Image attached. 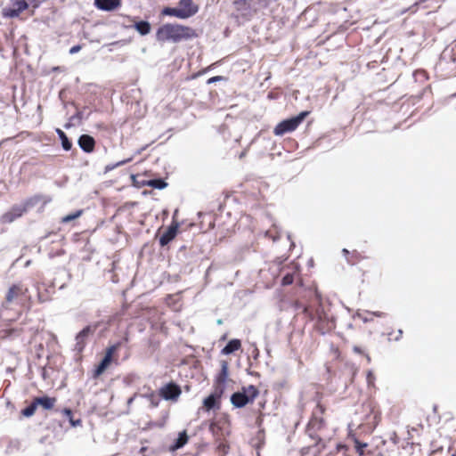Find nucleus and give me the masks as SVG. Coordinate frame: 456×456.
Returning a JSON list of instances; mask_svg holds the SVG:
<instances>
[{"label":"nucleus","mask_w":456,"mask_h":456,"mask_svg":"<svg viewBox=\"0 0 456 456\" xmlns=\"http://www.w3.org/2000/svg\"><path fill=\"white\" fill-rule=\"evenodd\" d=\"M197 37L193 28L177 23H166L160 26L156 32L159 42L179 43Z\"/></svg>","instance_id":"f257e3e1"},{"label":"nucleus","mask_w":456,"mask_h":456,"mask_svg":"<svg viewBox=\"0 0 456 456\" xmlns=\"http://www.w3.org/2000/svg\"><path fill=\"white\" fill-rule=\"evenodd\" d=\"M304 314L311 320L314 321V329L322 335H324L335 329V322L333 318L319 305L315 309L312 306H305L303 310Z\"/></svg>","instance_id":"f03ea898"},{"label":"nucleus","mask_w":456,"mask_h":456,"mask_svg":"<svg viewBox=\"0 0 456 456\" xmlns=\"http://www.w3.org/2000/svg\"><path fill=\"white\" fill-rule=\"evenodd\" d=\"M209 431L215 440L227 438L231 435V421L229 416L222 414L216 417L209 425Z\"/></svg>","instance_id":"7ed1b4c3"},{"label":"nucleus","mask_w":456,"mask_h":456,"mask_svg":"<svg viewBox=\"0 0 456 456\" xmlns=\"http://www.w3.org/2000/svg\"><path fill=\"white\" fill-rule=\"evenodd\" d=\"M309 114L310 111L305 110L300 112L296 117L281 121L273 128V134L276 136H282L287 133H291L295 131Z\"/></svg>","instance_id":"20e7f679"},{"label":"nucleus","mask_w":456,"mask_h":456,"mask_svg":"<svg viewBox=\"0 0 456 456\" xmlns=\"http://www.w3.org/2000/svg\"><path fill=\"white\" fill-rule=\"evenodd\" d=\"M259 390L254 385L242 387V392H236L231 396V403L237 408H242L248 403H253L258 396Z\"/></svg>","instance_id":"39448f33"},{"label":"nucleus","mask_w":456,"mask_h":456,"mask_svg":"<svg viewBox=\"0 0 456 456\" xmlns=\"http://www.w3.org/2000/svg\"><path fill=\"white\" fill-rule=\"evenodd\" d=\"M158 395L166 401L177 402L182 395V388L175 382L170 381L159 387Z\"/></svg>","instance_id":"423d86ee"},{"label":"nucleus","mask_w":456,"mask_h":456,"mask_svg":"<svg viewBox=\"0 0 456 456\" xmlns=\"http://www.w3.org/2000/svg\"><path fill=\"white\" fill-rule=\"evenodd\" d=\"M50 337L51 335L45 331H37L33 335L30 344H34L36 354L38 359L42 357H48L45 351V346H47Z\"/></svg>","instance_id":"0eeeda50"},{"label":"nucleus","mask_w":456,"mask_h":456,"mask_svg":"<svg viewBox=\"0 0 456 456\" xmlns=\"http://www.w3.org/2000/svg\"><path fill=\"white\" fill-rule=\"evenodd\" d=\"M325 411L326 407L320 401H318L315 408L313 411L312 418L309 421V426L317 430L322 428L325 425V420L323 418Z\"/></svg>","instance_id":"6e6552de"},{"label":"nucleus","mask_w":456,"mask_h":456,"mask_svg":"<svg viewBox=\"0 0 456 456\" xmlns=\"http://www.w3.org/2000/svg\"><path fill=\"white\" fill-rule=\"evenodd\" d=\"M56 402L57 399L55 397H49L46 395L35 397L30 403V416L35 413L38 406L42 407L44 410H52L54 407Z\"/></svg>","instance_id":"1a4fd4ad"},{"label":"nucleus","mask_w":456,"mask_h":456,"mask_svg":"<svg viewBox=\"0 0 456 456\" xmlns=\"http://www.w3.org/2000/svg\"><path fill=\"white\" fill-rule=\"evenodd\" d=\"M229 376V365L226 361L221 362V370L214 380V388L224 393Z\"/></svg>","instance_id":"9d476101"},{"label":"nucleus","mask_w":456,"mask_h":456,"mask_svg":"<svg viewBox=\"0 0 456 456\" xmlns=\"http://www.w3.org/2000/svg\"><path fill=\"white\" fill-rule=\"evenodd\" d=\"M27 8L25 0H11V5L3 9V15L5 17H16L19 13Z\"/></svg>","instance_id":"9b49d317"},{"label":"nucleus","mask_w":456,"mask_h":456,"mask_svg":"<svg viewBox=\"0 0 456 456\" xmlns=\"http://www.w3.org/2000/svg\"><path fill=\"white\" fill-rule=\"evenodd\" d=\"M96 330V327H93L88 325L85 327L77 336H76V349L78 352H82L86 347L87 339L89 336L93 335Z\"/></svg>","instance_id":"f8f14e48"},{"label":"nucleus","mask_w":456,"mask_h":456,"mask_svg":"<svg viewBox=\"0 0 456 456\" xmlns=\"http://www.w3.org/2000/svg\"><path fill=\"white\" fill-rule=\"evenodd\" d=\"M179 224L176 221H173L169 227L160 235L159 244L164 247L173 240L178 232Z\"/></svg>","instance_id":"ddd939ff"},{"label":"nucleus","mask_w":456,"mask_h":456,"mask_svg":"<svg viewBox=\"0 0 456 456\" xmlns=\"http://www.w3.org/2000/svg\"><path fill=\"white\" fill-rule=\"evenodd\" d=\"M223 394H224V392H222L221 389L217 390V389L214 388L213 393L204 399L203 408L208 411L214 408H219V405H220L219 401H220Z\"/></svg>","instance_id":"4468645a"},{"label":"nucleus","mask_w":456,"mask_h":456,"mask_svg":"<svg viewBox=\"0 0 456 456\" xmlns=\"http://www.w3.org/2000/svg\"><path fill=\"white\" fill-rule=\"evenodd\" d=\"M94 5L99 10L111 12L121 6V0H94Z\"/></svg>","instance_id":"2eb2a0df"},{"label":"nucleus","mask_w":456,"mask_h":456,"mask_svg":"<svg viewBox=\"0 0 456 456\" xmlns=\"http://www.w3.org/2000/svg\"><path fill=\"white\" fill-rule=\"evenodd\" d=\"M79 147L87 153L93 152L95 148V140L88 134H82L78 139Z\"/></svg>","instance_id":"dca6fc26"},{"label":"nucleus","mask_w":456,"mask_h":456,"mask_svg":"<svg viewBox=\"0 0 456 456\" xmlns=\"http://www.w3.org/2000/svg\"><path fill=\"white\" fill-rule=\"evenodd\" d=\"M112 361L107 359L103 356L101 362L95 365L94 369L92 371V378L94 379H99L110 366Z\"/></svg>","instance_id":"f3484780"},{"label":"nucleus","mask_w":456,"mask_h":456,"mask_svg":"<svg viewBox=\"0 0 456 456\" xmlns=\"http://www.w3.org/2000/svg\"><path fill=\"white\" fill-rule=\"evenodd\" d=\"M163 15L175 16L180 19H187L191 16V12L181 11L180 8L165 7L162 10Z\"/></svg>","instance_id":"a211bd4d"},{"label":"nucleus","mask_w":456,"mask_h":456,"mask_svg":"<svg viewBox=\"0 0 456 456\" xmlns=\"http://www.w3.org/2000/svg\"><path fill=\"white\" fill-rule=\"evenodd\" d=\"M233 5L238 12L245 15L252 9V0H235Z\"/></svg>","instance_id":"6ab92c4d"},{"label":"nucleus","mask_w":456,"mask_h":456,"mask_svg":"<svg viewBox=\"0 0 456 456\" xmlns=\"http://www.w3.org/2000/svg\"><path fill=\"white\" fill-rule=\"evenodd\" d=\"M121 346H122V342L119 341V342H117V343L108 346L105 350L104 357L107 359H110V361H112L114 363L117 364L118 363L117 352L120 348Z\"/></svg>","instance_id":"aec40b11"},{"label":"nucleus","mask_w":456,"mask_h":456,"mask_svg":"<svg viewBox=\"0 0 456 456\" xmlns=\"http://www.w3.org/2000/svg\"><path fill=\"white\" fill-rule=\"evenodd\" d=\"M241 348V341L238 338H233L221 350V354L227 355L231 354Z\"/></svg>","instance_id":"412c9836"},{"label":"nucleus","mask_w":456,"mask_h":456,"mask_svg":"<svg viewBox=\"0 0 456 456\" xmlns=\"http://www.w3.org/2000/svg\"><path fill=\"white\" fill-rule=\"evenodd\" d=\"M49 201L50 199L45 196L35 195L30 198V208H36L37 211H41Z\"/></svg>","instance_id":"4be33fe9"},{"label":"nucleus","mask_w":456,"mask_h":456,"mask_svg":"<svg viewBox=\"0 0 456 456\" xmlns=\"http://www.w3.org/2000/svg\"><path fill=\"white\" fill-rule=\"evenodd\" d=\"M188 435L185 430L179 433L178 438L175 440V442L170 446L169 450L171 452H175L180 448H182L183 445H185L188 442Z\"/></svg>","instance_id":"5701e85b"},{"label":"nucleus","mask_w":456,"mask_h":456,"mask_svg":"<svg viewBox=\"0 0 456 456\" xmlns=\"http://www.w3.org/2000/svg\"><path fill=\"white\" fill-rule=\"evenodd\" d=\"M21 215L22 211L20 208H13L10 212H7L2 216L1 222L4 224L12 223Z\"/></svg>","instance_id":"b1692460"},{"label":"nucleus","mask_w":456,"mask_h":456,"mask_svg":"<svg viewBox=\"0 0 456 456\" xmlns=\"http://www.w3.org/2000/svg\"><path fill=\"white\" fill-rule=\"evenodd\" d=\"M179 6L181 11L191 12V16L198 12V6L193 4L192 0H180Z\"/></svg>","instance_id":"393cba45"},{"label":"nucleus","mask_w":456,"mask_h":456,"mask_svg":"<svg viewBox=\"0 0 456 456\" xmlns=\"http://www.w3.org/2000/svg\"><path fill=\"white\" fill-rule=\"evenodd\" d=\"M299 273V270L297 266L292 267V272L287 273L281 281V284L283 286L290 285L294 282L295 275H297Z\"/></svg>","instance_id":"a878e982"},{"label":"nucleus","mask_w":456,"mask_h":456,"mask_svg":"<svg viewBox=\"0 0 456 456\" xmlns=\"http://www.w3.org/2000/svg\"><path fill=\"white\" fill-rule=\"evenodd\" d=\"M354 444L355 451L360 456L370 454V452L366 451V449L369 446L367 443H362L359 439L354 438Z\"/></svg>","instance_id":"bb28decb"},{"label":"nucleus","mask_w":456,"mask_h":456,"mask_svg":"<svg viewBox=\"0 0 456 456\" xmlns=\"http://www.w3.org/2000/svg\"><path fill=\"white\" fill-rule=\"evenodd\" d=\"M215 442L217 444V451L222 453V456H225L229 450H230V445H229V443L227 441V438H224V439H220V440H215Z\"/></svg>","instance_id":"cd10ccee"},{"label":"nucleus","mask_w":456,"mask_h":456,"mask_svg":"<svg viewBox=\"0 0 456 456\" xmlns=\"http://www.w3.org/2000/svg\"><path fill=\"white\" fill-rule=\"evenodd\" d=\"M56 132L59 135V138L61 139V145H62V148L65 150V151H69L72 147V142L69 140V138L67 137L66 134L60 128L56 129Z\"/></svg>","instance_id":"c85d7f7f"},{"label":"nucleus","mask_w":456,"mask_h":456,"mask_svg":"<svg viewBox=\"0 0 456 456\" xmlns=\"http://www.w3.org/2000/svg\"><path fill=\"white\" fill-rule=\"evenodd\" d=\"M136 30L142 36L147 35L151 31V25L148 21H139L134 25Z\"/></svg>","instance_id":"c756f323"},{"label":"nucleus","mask_w":456,"mask_h":456,"mask_svg":"<svg viewBox=\"0 0 456 456\" xmlns=\"http://www.w3.org/2000/svg\"><path fill=\"white\" fill-rule=\"evenodd\" d=\"M62 413L69 419V423L72 427L80 426L82 424L81 419H73V412L70 409L65 408L62 410Z\"/></svg>","instance_id":"7c9ffc66"},{"label":"nucleus","mask_w":456,"mask_h":456,"mask_svg":"<svg viewBox=\"0 0 456 456\" xmlns=\"http://www.w3.org/2000/svg\"><path fill=\"white\" fill-rule=\"evenodd\" d=\"M83 212H84L83 209H78V210L75 211L74 213L69 214V215L61 217V223L67 224L69 222H71V221L80 217L82 216Z\"/></svg>","instance_id":"2f4dec72"},{"label":"nucleus","mask_w":456,"mask_h":456,"mask_svg":"<svg viewBox=\"0 0 456 456\" xmlns=\"http://www.w3.org/2000/svg\"><path fill=\"white\" fill-rule=\"evenodd\" d=\"M265 236L275 241L280 239V231L276 225H273L270 229L265 232Z\"/></svg>","instance_id":"473e14b6"},{"label":"nucleus","mask_w":456,"mask_h":456,"mask_svg":"<svg viewBox=\"0 0 456 456\" xmlns=\"http://www.w3.org/2000/svg\"><path fill=\"white\" fill-rule=\"evenodd\" d=\"M148 185L156 189H163L167 186V183L162 179H153L148 182Z\"/></svg>","instance_id":"72a5a7b5"},{"label":"nucleus","mask_w":456,"mask_h":456,"mask_svg":"<svg viewBox=\"0 0 456 456\" xmlns=\"http://www.w3.org/2000/svg\"><path fill=\"white\" fill-rule=\"evenodd\" d=\"M130 160H131V159H125V160L119 161V162H118V163H117V164H115V165H112V166H107V167H106V170H112V169H113V168H115L116 167L122 166V165H124V164L128 163Z\"/></svg>","instance_id":"f704fd0d"},{"label":"nucleus","mask_w":456,"mask_h":456,"mask_svg":"<svg viewBox=\"0 0 456 456\" xmlns=\"http://www.w3.org/2000/svg\"><path fill=\"white\" fill-rule=\"evenodd\" d=\"M224 79V77L222 76H215V77L208 78L207 81V84L210 85V84L216 83L217 81H222Z\"/></svg>","instance_id":"c9c22d12"},{"label":"nucleus","mask_w":456,"mask_h":456,"mask_svg":"<svg viewBox=\"0 0 456 456\" xmlns=\"http://www.w3.org/2000/svg\"><path fill=\"white\" fill-rule=\"evenodd\" d=\"M366 313L370 315H374V316L379 317V318L384 317L386 315V314L384 312H380V311H377V312L367 311Z\"/></svg>","instance_id":"e433bc0d"},{"label":"nucleus","mask_w":456,"mask_h":456,"mask_svg":"<svg viewBox=\"0 0 456 456\" xmlns=\"http://www.w3.org/2000/svg\"><path fill=\"white\" fill-rule=\"evenodd\" d=\"M81 48H82V46L80 45H74L69 49V53L75 54V53H78L81 50Z\"/></svg>","instance_id":"4c0bfd02"},{"label":"nucleus","mask_w":456,"mask_h":456,"mask_svg":"<svg viewBox=\"0 0 456 456\" xmlns=\"http://www.w3.org/2000/svg\"><path fill=\"white\" fill-rule=\"evenodd\" d=\"M331 351L334 354V356L338 359L340 357V351L338 349V347L337 346H334L333 345L331 346Z\"/></svg>","instance_id":"58836bf2"},{"label":"nucleus","mask_w":456,"mask_h":456,"mask_svg":"<svg viewBox=\"0 0 456 456\" xmlns=\"http://www.w3.org/2000/svg\"><path fill=\"white\" fill-rule=\"evenodd\" d=\"M16 290H18L17 288H12L9 291V294H8V300H11L13 297L14 294H16Z\"/></svg>","instance_id":"ea45409f"},{"label":"nucleus","mask_w":456,"mask_h":456,"mask_svg":"<svg viewBox=\"0 0 456 456\" xmlns=\"http://www.w3.org/2000/svg\"><path fill=\"white\" fill-rule=\"evenodd\" d=\"M380 420V415L379 412L375 413L374 415V424L377 425L379 421Z\"/></svg>","instance_id":"a19ab883"},{"label":"nucleus","mask_w":456,"mask_h":456,"mask_svg":"<svg viewBox=\"0 0 456 456\" xmlns=\"http://www.w3.org/2000/svg\"><path fill=\"white\" fill-rule=\"evenodd\" d=\"M353 350H354L355 353H357V354H362V349H361L359 346H354V348H353Z\"/></svg>","instance_id":"79ce46f5"},{"label":"nucleus","mask_w":456,"mask_h":456,"mask_svg":"<svg viewBox=\"0 0 456 456\" xmlns=\"http://www.w3.org/2000/svg\"><path fill=\"white\" fill-rule=\"evenodd\" d=\"M22 415L25 417L28 416V407H26L22 410Z\"/></svg>","instance_id":"37998d69"},{"label":"nucleus","mask_w":456,"mask_h":456,"mask_svg":"<svg viewBox=\"0 0 456 456\" xmlns=\"http://www.w3.org/2000/svg\"><path fill=\"white\" fill-rule=\"evenodd\" d=\"M403 331L401 330H397L396 336H395V339L397 340L402 336Z\"/></svg>","instance_id":"c03bdc74"},{"label":"nucleus","mask_w":456,"mask_h":456,"mask_svg":"<svg viewBox=\"0 0 456 456\" xmlns=\"http://www.w3.org/2000/svg\"><path fill=\"white\" fill-rule=\"evenodd\" d=\"M372 379H373V375H372V373H371V372H369V373H368V381L370 383Z\"/></svg>","instance_id":"a18cd8bd"},{"label":"nucleus","mask_w":456,"mask_h":456,"mask_svg":"<svg viewBox=\"0 0 456 456\" xmlns=\"http://www.w3.org/2000/svg\"><path fill=\"white\" fill-rule=\"evenodd\" d=\"M151 404L153 406L157 407L159 405V403L158 402L155 403V401H151Z\"/></svg>","instance_id":"49530a36"},{"label":"nucleus","mask_w":456,"mask_h":456,"mask_svg":"<svg viewBox=\"0 0 456 456\" xmlns=\"http://www.w3.org/2000/svg\"><path fill=\"white\" fill-rule=\"evenodd\" d=\"M124 341H125V342H127V341H128V336H126V337L124 338Z\"/></svg>","instance_id":"de8ad7c7"},{"label":"nucleus","mask_w":456,"mask_h":456,"mask_svg":"<svg viewBox=\"0 0 456 456\" xmlns=\"http://www.w3.org/2000/svg\"><path fill=\"white\" fill-rule=\"evenodd\" d=\"M451 456H456V452H454V453H452V455H451Z\"/></svg>","instance_id":"09e8293b"}]
</instances>
